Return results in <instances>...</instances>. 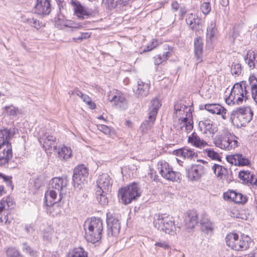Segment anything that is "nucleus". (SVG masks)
<instances>
[{
	"mask_svg": "<svg viewBox=\"0 0 257 257\" xmlns=\"http://www.w3.org/2000/svg\"><path fill=\"white\" fill-rule=\"evenodd\" d=\"M225 240L227 245L236 251L246 250L251 243V239L248 236L243 235L239 238L238 234L234 233L227 234Z\"/></svg>",
	"mask_w": 257,
	"mask_h": 257,
	"instance_id": "6",
	"label": "nucleus"
},
{
	"mask_svg": "<svg viewBox=\"0 0 257 257\" xmlns=\"http://www.w3.org/2000/svg\"><path fill=\"white\" fill-rule=\"evenodd\" d=\"M204 108L212 114L221 115L223 119H225L227 118V110L219 104H206L204 106Z\"/></svg>",
	"mask_w": 257,
	"mask_h": 257,
	"instance_id": "26",
	"label": "nucleus"
},
{
	"mask_svg": "<svg viewBox=\"0 0 257 257\" xmlns=\"http://www.w3.org/2000/svg\"><path fill=\"white\" fill-rule=\"evenodd\" d=\"M171 54L169 51L164 52L162 54H159L154 57V63L156 65L161 64L163 62L165 61L168 58L170 57Z\"/></svg>",
	"mask_w": 257,
	"mask_h": 257,
	"instance_id": "42",
	"label": "nucleus"
},
{
	"mask_svg": "<svg viewBox=\"0 0 257 257\" xmlns=\"http://www.w3.org/2000/svg\"><path fill=\"white\" fill-rule=\"evenodd\" d=\"M198 215L194 210L189 211L184 217L185 229L187 232H190L198 223Z\"/></svg>",
	"mask_w": 257,
	"mask_h": 257,
	"instance_id": "18",
	"label": "nucleus"
},
{
	"mask_svg": "<svg viewBox=\"0 0 257 257\" xmlns=\"http://www.w3.org/2000/svg\"><path fill=\"white\" fill-rule=\"evenodd\" d=\"M25 230L27 233H31L34 231V225L33 223L26 224Z\"/></svg>",
	"mask_w": 257,
	"mask_h": 257,
	"instance_id": "56",
	"label": "nucleus"
},
{
	"mask_svg": "<svg viewBox=\"0 0 257 257\" xmlns=\"http://www.w3.org/2000/svg\"><path fill=\"white\" fill-rule=\"evenodd\" d=\"M200 224L204 231H211L213 229L212 224L206 215L202 216Z\"/></svg>",
	"mask_w": 257,
	"mask_h": 257,
	"instance_id": "40",
	"label": "nucleus"
},
{
	"mask_svg": "<svg viewBox=\"0 0 257 257\" xmlns=\"http://www.w3.org/2000/svg\"><path fill=\"white\" fill-rule=\"evenodd\" d=\"M71 4L73 6L75 14L79 19H87L91 15V13L87 11V9L81 5L80 2L72 1Z\"/></svg>",
	"mask_w": 257,
	"mask_h": 257,
	"instance_id": "24",
	"label": "nucleus"
},
{
	"mask_svg": "<svg viewBox=\"0 0 257 257\" xmlns=\"http://www.w3.org/2000/svg\"><path fill=\"white\" fill-rule=\"evenodd\" d=\"M58 157L61 160H67L71 157L72 152L70 148L64 146L59 150Z\"/></svg>",
	"mask_w": 257,
	"mask_h": 257,
	"instance_id": "39",
	"label": "nucleus"
},
{
	"mask_svg": "<svg viewBox=\"0 0 257 257\" xmlns=\"http://www.w3.org/2000/svg\"><path fill=\"white\" fill-rule=\"evenodd\" d=\"M33 17H28L26 15H23L21 17L22 21L24 23H27L32 26L33 24Z\"/></svg>",
	"mask_w": 257,
	"mask_h": 257,
	"instance_id": "54",
	"label": "nucleus"
},
{
	"mask_svg": "<svg viewBox=\"0 0 257 257\" xmlns=\"http://www.w3.org/2000/svg\"><path fill=\"white\" fill-rule=\"evenodd\" d=\"M216 31L215 22L211 21L207 28L206 40L207 42L210 41L211 43L212 40L215 37Z\"/></svg>",
	"mask_w": 257,
	"mask_h": 257,
	"instance_id": "37",
	"label": "nucleus"
},
{
	"mask_svg": "<svg viewBox=\"0 0 257 257\" xmlns=\"http://www.w3.org/2000/svg\"><path fill=\"white\" fill-rule=\"evenodd\" d=\"M188 142L192 146L198 148H204L208 146L207 143L201 139L195 132L188 137Z\"/></svg>",
	"mask_w": 257,
	"mask_h": 257,
	"instance_id": "30",
	"label": "nucleus"
},
{
	"mask_svg": "<svg viewBox=\"0 0 257 257\" xmlns=\"http://www.w3.org/2000/svg\"><path fill=\"white\" fill-rule=\"evenodd\" d=\"M186 22L190 28L193 30H198L200 28L201 20L198 18L197 15L190 13L187 15Z\"/></svg>",
	"mask_w": 257,
	"mask_h": 257,
	"instance_id": "29",
	"label": "nucleus"
},
{
	"mask_svg": "<svg viewBox=\"0 0 257 257\" xmlns=\"http://www.w3.org/2000/svg\"><path fill=\"white\" fill-rule=\"evenodd\" d=\"M211 5L210 2H204L200 6V10L205 15L208 14L211 11Z\"/></svg>",
	"mask_w": 257,
	"mask_h": 257,
	"instance_id": "48",
	"label": "nucleus"
},
{
	"mask_svg": "<svg viewBox=\"0 0 257 257\" xmlns=\"http://www.w3.org/2000/svg\"><path fill=\"white\" fill-rule=\"evenodd\" d=\"M175 155L178 157L190 160L197 156V154L193 150L187 148H183L176 150Z\"/></svg>",
	"mask_w": 257,
	"mask_h": 257,
	"instance_id": "31",
	"label": "nucleus"
},
{
	"mask_svg": "<svg viewBox=\"0 0 257 257\" xmlns=\"http://www.w3.org/2000/svg\"><path fill=\"white\" fill-rule=\"evenodd\" d=\"M231 73L232 75L239 76L241 73V65L239 63L232 62L231 67Z\"/></svg>",
	"mask_w": 257,
	"mask_h": 257,
	"instance_id": "44",
	"label": "nucleus"
},
{
	"mask_svg": "<svg viewBox=\"0 0 257 257\" xmlns=\"http://www.w3.org/2000/svg\"><path fill=\"white\" fill-rule=\"evenodd\" d=\"M88 175V169L83 165L76 167L73 171V182L75 188L80 189Z\"/></svg>",
	"mask_w": 257,
	"mask_h": 257,
	"instance_id": "12",
	"label": "nucleus"
},
{
	"mask_svg": "<svg viewBox=\"0 0 257 257\" xmlns=\"http://www.w3.org/2000/svg\"><path fill=\"white\" fill-rule=\"evenodd\" d=\"M96 183L98 189L97 190H103L104 192H109L112 186L111 178L107 174L99 175Z\"/></svg>",
	"mask_w": 257,
	"mask_h": 257,
	"instance_id": "22",
	"label": "nucleus"
},
{
	"mask_svg": "<svg viewBox=\"0 0 257 257\" xmlns=\"http://www.w3.org/2000/svg\"><path fill=\"white\" fill-rule=\"evenodd\" d=\"M247 200L246 196L240 193L237 192L234 202L236 203H244L247 201Z\"/></svg>",
	"mask_w": 257,
	"mask_h": 257,
	"instance_id": "51",
	"label": "nucleus"
},
{
	"mask_svg": "<svg viewBox=\"0 0 257 257\" xmlns=\"http://www.w3.org/2000/svg\"><path fill=\"white\" fill-rule=\"evenodd\" d=\"M50 0H37L34 7L35 13L41 15H48L51 11Z\"/></svg>",
	"mask_w": 257,
	"mask_h": 257,
	"instance_id": "21",
	"label": "nucleus"
},
{
	"mask_svg": "<svg viewBox=\"0 0 257 257\" xmlns=\"http://www.w3.org/2000/svg\"><path fill=\"white\" fill-rule=\"evenodd\" d=\"M107 192L103 191V190H96V195L97 201L102 205H106L108 202V200L106 196Z\"/></svg>",
	"mask_w": 257,
	"mask_h": 257,
	"instance_id": "41",
	"label": "nucleus"
},
{
	"mask_svg": "<svg viewBox=\"0 0 257 257\" xmlns=\"http://www.w3.org/2000/svg\"><path fill=\"white\" fill-rule=\"evenodd\" d=\"M212 170L217 178L222 179L223 177H226L228 175V171L224 167L214 164L212 167Z\"/></svg>",
	"mask_w": 257,
	"mask_h": 257,
	"instance_id": "34",
	"label": "nucleus"
},
{
	"mask_svg": "<svg viewBox=\"0 0 257 257\" xmlns=\"http://www.w3.org/2000/svg\"><path fill=\"white\" fill-rule=\"evenodd\" d=\"M238 178L243 184L250 185L257 193V178L248 170H242L238 173Z\"/></svg>",
	"mask_w": 257,
	"mask_h": 257,
	"instance_id": "17",
	"label": "nucleus"
},
{
	"mask_svg": "<svg viewBox=\"0 0 257 257\" xmlns=\"http://www.w3.org/2000/svg\"><path fill=\"white\" fill-rule=\"evenodd\" d=\"M81 99L86 104L91 100V98L86 94H84Z\"/></svg>",
	"mask_w": 257,
	"mask_h": 257,
	"instance_id": "62",
	"label": "nucleus"
},
{
	"mask_svg": "<svg viewBox=\"0 0 257 257\" xmlns=\"http://www.w3.org/2000/svg\"><path fill=\"white\" fill-rule=\"evenodd\" d=\"M66 257H88V253L81 247L70 250Z\"/></svg>",
	"mask_w": 257,
	"mask_h": 257,
	"instance_id": "36",
	"label": "nucleus"
},
{
	"mask_svg": "<svg viewBox=\"0 0 257 257\" xmlns=\"http://www.w3.org/2000/svg\"><path fill=\"white\" fill-rule=\"evenodd\" d=\"M5 208V204L2 203H0V222H3V220L2 219V213L4 211Z\"/></svg>",
	"mask_w": 257,
	"mask_h": 257,
	"instance_id": "61",
	"label": "nucleus"
},
{
	"mask_svg": "<svg viewBox=\"0 0 257 257\" xmlns=\"http://www.w3.org/2000/svg\"><path fill=\"white\" fill-rule=\"evenodd\" d=\"M141 194L138 184L135 182L120 188L119 190V196L121 202L124 204L131 203L133 200L140 197Z\"/></svg>",
	"mask_w": 257,
	"mask_h": 257,
	"instance_id": "9",
	"label": "nucleus"
},
{
	"mask_svg": "<svg viewBox=\"0 0 257 257\" xmlns=\"http://www.w3.org/2000/svg\"><path fill=\"white\" fill-rule=\"evenodd\" d=\"M74 92L75 93V94H76L77 96L81 98H82L84 95V94H83L82 92L80 91L78 88L74 89Z\"/></svg>",
	"mask_w": 257,
	"mask_h": 257,
	"instance_id": "63",
	"label": "nucleus"
},
{
	"mask_svg": "<svg viewBox=\"0 0 257 257\" xmlns=\"http://www.w3.org/2000/svg\"><path fill=\"white\" fill-rule=\"evenodd\" d=\"M107 97L108 100L117 107L122 109L127 107L126 100L120 91L117 90L110 91Z\"/></svg>",
	"mask_w": 257,
	"mask_h": 257,
	"instance_id": "15",
	"label": "nucleus"
},
{
	"mask_svg": "<svg viewBox=\"0 0 257 257\" xmlns=\"http://www.w3.org/2000/svg\"><path fill=\"white\" fill-rule=\"evenodd\" d=\"M248 83L250 86L252 98L257 105V78L254 75L250 76Z\"/></svg>",
	"mask_w": 257,
	"mask_h": 257,
	"instance_id": "35",
	"label": "nucleus"
},
{
	"mask_svg": "<svg viewBox=\"0 0 257 257\" xmlns=\"http://www.w3.org/2000/svg\"><path fill=\"white\" fill-rule=\"evenodd\" d=\"M253 113L248 107H238L233 110L230 116V121L237 127L245 125L252 118Z\"/></svg>",
	"mask_w": 257,
	"mask_h": 257,
	"instance_id": "7",
	"label": "nucleus"
},
{
	"mask_svg": "<svg viewBox=\"0 0 257 257\" xmlns=\"http://www.w3.org/2000/svg\"><path fill=\"white\" fill-rule=\"evenodd\" d=\"M236 137L226 130L217 135L214 143L215 146L221 149L230 150L237 146L238 142L235 139Z\"/></svg>",
	"mask_w": 257,
	"mask_h": 257,
	"instance_id": "8",
	"label": "nucleus"
},
{
	"mask_svg": "<svg viewBox=\"0 0 257 257\" xmlns=\"http://www.w3.org/2000/svg\"><path fill=\"white\" fill-rule=\"evenodd\" d=\"M6 252L8 257H18L20 255L18 250L15 248H9Z\"/></svg>",
	"mask_w": 257,
	"mask_h": 257,
	"instance_id": "50",
	"label": "nucleus"
},
{
	"mask_svg": "<svg viewBox=\"0 0 257 257\" xmlns=\"http://www.w3.org/2000/svg\"><path fill=\"white\" fill-rule=\"evenodd\" d=\"M39 141L47 153H51L52 150H57L56 137L49 133H45L40 137Z\"/></svg>",
	"mask_w": 257,
	"mask_h": 257,
	"instance_id": "14",
	"label": "nucleus"
},
{
	"mask_svg": "<svg viewBox=\"0 0 257 257\" xmlns=\"http://www.w3.org/2000/svg\"><path fill=\"white\" fill-rule=\"evenodd\" d=\"M154 226L158 230L171 235H175L179 232L180 228L175 224L174 218L165 214H159L154 221Z\"/></svg>",
	"mask_w": 257,
	"mask_h": 257,
	"instance_id": "4",
	"label": "nucleus"
},
{
	"mask_svg": "<svg viewBox=\"0 0 257 257\" xmlns=\"http://www.w3.org/2000/svg\"><path fill=\"white\" fill-rule=\"evenodd\" d=\"M244 61L250 69H253L256 62L255 53L253 51H248L244 56Z\"/></svg>",
	"mask_w": 257,
	"mask_h": 257,
	"instance_id": "38",
	"label": "nucleus"
},
{
	"mask_svg": "<svg viewBox=\"0 0 257 257\" xmlns=\"http://www.w3.org/2000/svg\"><path fill=\"white\" fill-rule=\"evenodd\" d=\"M237 192L234 191H228L223 193V198L227 201H231L234 202Z\"/></svg>",
	"mask_w": 257,
	"mask_h": 257,
	"instance_id": "47",
	"label": "nucleus"
},
{
	"mask_svg": "<svg viewBox=\"0 0 257 257\" xmlns=\"http://www.w3.org/2000/svg\"><path fill=\"white\" fill-rule=\"evenodd\" d=\"M56 26L60 29L64 27H69L72 29V31H75L76 30L82 29L84 27L81 23H77L71 20H65L61 19L60 18L55 21Z\"/></svg>",
	"mask_w": 257,
	"mask_h": 257,
	"instance_id": "23",
	"label": "nucleus"
},
{
	"mask_svg": "<svg viewBox=\"0 0 257 257\" xmlns=\"http://www.w3.org/2000/svg\"><path fill=\"white\" fill-rule=\"evenodd\" d=\"M194 53L195 57L196 60V67L198 65L199 63L203 61L202 53L203 43L202 38L197 37L194 40Z\"/></svg>",
	"mask_w": 257,
	"mask_h": 257,
	"instance_id": "27",
	"label": "nucleus"
},
{
	"mask_svg": "<svg viewBox=\"0 0 257 257\" xmlns=\"http://www.w3.org/2000/svg\"><path fill=\"white\" fill-rule=\"evenodd\" d=\"M83 226L87 241L94 243L100 240L103 231V223L100 218L93 217L88 219Z\"/></svg>",
	"mask_w": 257,
	"mask_h": 257,
	"instance_id": "3",
	"label": "nucleus"
},
{
	"mask_svg": "<svg viewBox=\"0 0 257 257\" xmlns=\"http://www.w3.org/2000/svg\"><path fill=\"white\" fill-rule=\"evenodd\" d=\"M204 153L212 160L221 161V157L219 154L210 148L204 150Z\"/></svg>",
	"mask_w": 257,
	"mask_h": 257,
	"instance_id": "43",
	"label": "nucleus"
},
{
	"mask_svg": "<svg viewBox=\"0 0 257 257\" xmlns=\"http://www.w3.org/2000/svg\"><path fill=\"white\" fill-rule=\"evenodd\" d=\"M131 1L132 0H106L104 4L109 10L116 9V11H120L123 7L128 6Z\"/></svg>",
	"mask_w": 257,
	"mask_h": 257,
	"instance_id": "25",
	"label": "nucleus"
},
{
	"mask_svg": "<svg viewBox=\"0 0 257 257\" xmlns=\"http://www.w3.org/2000/svg\"><path fill=\"white\" fill-rule=\"evenodd\" d=\"M226 159L227 162L235 166H248L250 164V161L248 159L240 153L228 155Z\"/></svg>",
	"mask_w": 257,
	"mask_h": 257,
	"instance_id": "20",
	"label": "nucleus"
},
{
	"mask_svg": "<svg viewBox=\"0 0 257 257\" xmlns=\"http://www.w3.org/2000/svg\"><path fill=\"white\" fill-rule=\"evenodd\" d=\"M198 126L200 131L204 134L209 133L210 134H214L217 131V128L213 121L208 119L200 121Z\"/></svg>",
	"mask_w": 257,
	"mask_h": 257,
	"instance_id": "28",
	"label": "nucleus"
},
{
	"mask_svg": "<svg viewBox=\"0 0 257 257\" xmlns=\"http://www.w3.org/2000/svg\"><path fill=\"white\" fill-rule=\"evenodd\" d=\"M22 249L24 252L32 256L35 257L37 256V252L33 250L26 242L23 243Z\"/></svg>",
	"mask_w": 257,
	"mask_h": 257,
	"instance_id": "46",
	"label": "nucleus"
},
{
	"mask_svg": "<svg viewBox=\"0 0 257 257\" xmlns=\"http://www.w3.org/2000/svg\"><path fill=\"white\" fill-rule=\"evenodd\" d=\"M4 113L7 116L16 117L18 114H22V109L13 105H7L3 108Z\"/></svg>",
	"mask_w": 257,
	"mask_h": 257,
	"instance_id": "33",
	"label": "nucleus"
},
{
	"mask_svg": "<svg viewBox=\"0 0 257 257\" xmlns=\"http://www.w3.org/2000/svg\"><path fill=\"white\" fill-rule=\"evenodd\" d=\"M174 111H175L176 117L178 118L179 122L180 123L181 121L179 120V118L180 117L185 116V113H183L182 111L180 112V110L176 109L175 105H174Z\"/></svg>",
	"mask_w": 257,
	"mask_h": 257,
	"instance_id": "60",
	"label": "nucleus"
},
{
	"mask_svg": "<svg viewBox=\"0 0 257 257\" xmlns=\"http://www.w3.org/2000/svg\"><path fill=\"white\" fill-rule=\"evenodd\" d=\"M185 170L186 177L190 181H199L205 173L204 167L199 164L192 165Z\"/></svg>",
	"mask_w": 257,
	"mask_h": 257,
	"instance_id": "13",
	"label": "nucleus"
},
{
	"mask_svg": "<svg viewBox=\"0 0 257 257\" xmlns=\"http://www.w3.org/2000/svg\"><path fill=\"white\" fill-rule=\"evenodd\" d=\"M247 84L246 81L236 83L231 89L230 95L225 99V101L228 104L231 103L240 104L243 100H246L249 97V95L246 90Z\"/></svg>",
	"mask_w": 257,
	"mask_h": 257,
	"instance_id": "5",
	"label": "nucleus"
},
{
	"mask_svg": "<svg viewBox=\"0 0 257 257\" xmlns=\"http://www.w3.org/2000/svg\"><path fill=\"white\" fill-rule=\"evenodd\" d=\"M67 177H55L51 179L49 183V190L45 193V204L47 206L57 205L56 201L58 194L59 195L58 201L61 199L62 191L68 185Z\"/></svg>",
	"mask_w": 257,
	"mask_h": 257,
	"instance_id": "1",
	"label": "nucleus"
},
{
	"mask_svg": "<svg viewBox=\"0 0 257 257\" xmlns=\"http://www.w3.org/2000/svg\"><path fill=\"white\" fill-rule=\"evenodd\" d=\"M155 120L150 121L149 117L148 120L144 121L141 124L140 128L143 133H146L150 130Z\"/></svg>",
	"mask_w": 257,
	"mask_h": 257,
	"instance_id": "45",
	"label": "nucleus"
},
{
	"mask_svg": "<svg viewBox=\"0 0 257 257\" xmlns=\"http://www.w3.org/2000/svg\"><path fill=\"white\" fill-rule=\"evenodd\" d=\"M41 23H40L39 21L36 19L34 18L32 27H33L37 29H39L41 27Z\"/></svg>",
	"mask_w": 257,
	"mask_h": 257,
	"instance_id": "58",
	"label": "nucleus"
},
{
	"mask_svg": "<svg viewBox=\"0 0 257 257\" xmlns=\"http://www.w3.org/2000/svg\"><path fill=\"white\" fill-rule=\"evenodd\" d=\"M175 109L180 110V112L182 111L183 113H185V116L180 117L179 118L181 121L180 128L182 131L185 128L186 133H189L193 128L192 113L193 109L191 107L179 103L175 104Z\"/></svg>",
	"mask_w": 257,
	"mask_h": 257,
	"instance_id": "10",
	"label": "nucleus"
},
{
	"mask_svg": "<svg viewBox=\"0 0 257 257\" xmlns=\"http://www.w3.org/2000/svg\"><path fill=\"white\" fill-rule=\"evenodd\" d=\"M155 245L160 246V247H162V248H163L164 249H168L170 247V245L166 241L157 242L155 243Z\"/></svg>",
	"mask_w": 257,
	"mask_h": 257,
	"instance_id": "57",
	"label": "nucleus"
},
{
	"mask_svg": "<svg viewBox=\"0 0 257 257\" xmlns=\"http://www.w3.org/2000/svg\"><path fill=\"white\" fill-rule=\"evenodd\" d=\"M161 103L157 98H154L151 101V105L149 108V118L150 121L155 120L158 110L161 106Z\"/></svg>",
	"mask_w": 257,
	"mask_h": 257,
	"instance_id": "32",
	"label": "nucleus"
},
{
	"mask_svg": "<svg viewBox=\"0 0 257 257\" xmlns=\"http://www.w3.org/2000/svg\"><path fill=\"white\" fill-rule=\"evenodd\" d=\"M11 179L12 177L6 176L0 173V180H2L3 182L6 183L8 186H12V188L13 189V186L12 185Z\"/></svg>",
	"mask_w": 257,
	"mask_h": 257,
	"instance_id": "53",
	"label": "nucleus"
},
{
	"mask_svg": "<svg viewBox=\"0 0 257 257\" xmlns=\"http://www.w3.org/2000/svg\"><path fill=\"white\" fill-rule=\"evenodd\" d=\"M150 84L145 83L141 80L138 81L137 85L133 88V91L136 97L142 99L149 93Z\"/></svg>",
	"mask_w": 257,
	"mask_h": 257,
	"instance_id": "19",
	"label": "nucleus"
},
{
	"mask_svg": "<svg viewBox=\"0 0 257 257\" xmlns=\"http://www.w3.org/2000/svg\"><path fill=\"white\" fill-rule=\"evenodd\" d=\"M158 169L161 176L167 180L177 181L181 177V174L174 171L172 167L165 161H160L158 164Z\"/></svg>",
	"mask_w": 257,
	"mask_h": 257,
	"instance_id": "11",
	"label": "nucleus"
},
{
	"mask_svg": "<svg viewBox=\"0 0 257 257\" xmlns=\"http://www.w3.org/2000/svg\"><path fill=\"white\" fill-rule=\"evenodd\" d=\"M90 36V34L87 32L85 33H80V35L78 37H75L73 38V40L75 42H80L83 40L89 38Z\"/></svg>",
	"mask_w": 257,
	"mask_h": 257,
	"instance_id": "49",
	"label": "nucleus"
},
{
	"mask_svg": "<svg viewBox=\"0 0 257 257\" xmlns=\"http://www.w3.org/2000/svg\"><path fill=\"white\" fill-rule=\"evenodd\" d=\"M107 234L108 236H115L118 234L120 229L119 220L110 213L106 214Z\"/></svg>",
	"mask_w": 257,
	"mask_h": 257,
	"instance_id": "16",
	"label": "nucleus"
},
{
	"mask_svg": "<svg viewBox=\"0 0 257 257\" xmlns=\"http://www.w3.org/2000/svg\"><path fill=\"white\" fill-rule=\"evenodd\" d=\"M158 45V43L157 42V39H153V41L151 43L150 45L147 46V48L145 49L144 51H150L153 50L154 48H156Z\"/></svg>",
	"mask_w": 257,
	"mask_h": 257,
	"instance_id": "55",
	"label": "nucleus"
},
{
	"mask_svg": "<svg viewBox=\"0 0 257 257\" xmlns=\"http://www.w3.org/2000/svg\"><path fill=\"white\" fill-rule=\"evenodd\" d=\"M97 127L98 130L102 132L104 134L106 135H110L111 130L107 125L104 124H98Z\"/></svg>",
	"mask_w": 257,
	"mask_h": 257,
	"instance_id": "52",
	"label": "nucleus"
},
{
	"mask_svg": "<svg viewBox=\"0 0 257 257\" xmlns=\"http://www.w3.org/2000/svg\"><path fill=\"white\" fill-rule=\"evenodd\" d=\"M171 6H172V9H173L174 11L178 10V9L179 8V4L176 2H173Z\"/></svg>",
	"mask_w": 257,
	"mask_h": 257,
	"instance_id": "64",
	"label": "nucleus"
},
{
	"mask_svg": "<svg viewBox=\"0 0 257 257\" xmlns=\"http://www.w3.org/2000/svg\"><path fill=\"white\" fill-rule=\"evenodd\" d=\"M55 1L58 6L59 10L61 12V10L64 9V7L66 5L65 2L64 0H55Z\"/></svg>",
	"mask_w": 257,
	"mask_h": 257,
	"instance_id": "59",
	"label": "nucleus"
},
{
	"mask_svg": "<svg viewBox=\"0 0 257 257\" xmlns=\"http://www.w3.org/2000/svg\"><path fill=\"white\" fill-rule=\"evenodd\" d=\"M15 134L14 129L5 128L0 130V166L8 164L13 157L10 140Z\"/></svg>",
	"mask_w": 257,
	"mask_h": 257,
	"instance_id": "2",
	"label": "nucleus"
}]
</instances>
